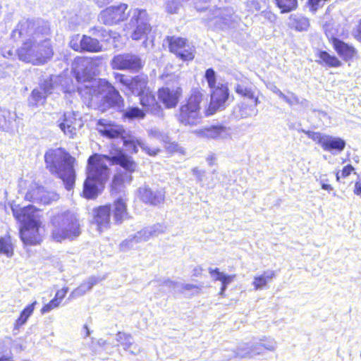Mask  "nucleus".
<instances>
[{
    "label": "nucleus",
    "instance_id": "1",
    "mask_svg": "<svg viewBox=\"0 0 361 361\" xmlns=\"http://www.w3.org/2000/svg\"><path fill=\"white\" fill-rule=\"evenodd\" d=\"M105 161L118 164L129 172H133L136 164L121 149H113L109 155L94 154L87 160V178L83 183L82 193L87 199H95L102 193L109 175Z\"/></svg>",
    "mask_w": 361,
    "mask_h": 361
},
{
    "label": "nucleus",
    "instance_id": "2",
    "mask_svg": "<svg viewBox=\"0 0 361 361\" xmlns=\"http://www.w3.org/2000/svg\"><path fill=\"white\" fill-rule=\"evenodd\" d=\"M14 217L21 223L20 236L25 245H37L42 240V221L35 207L29 205L24 207L12 206Z\"/></svg>",
    "mask_w": 361,
    "mask_h": 361
},
{
    "label": "nucleus",
    "instance_id": "3",
    "mask_svg": "<svg viewBox=\"0 0 361 361\" xmlns=\"http://www.w3.org/2000/svg\"><path fill=\"white\" fill-rule=\"evenodd\" d=\"M80 96L88 106L102 97L110 107L121 109L124 106V100L119 92L105 79L90 81L85 87H80Z\"/></svg>",
    "mask_w": 361,
    "mask_h": 361
},
{
    "label": "nucleus",
    "instance_id": "4",
    "mask_svg": "<svg viewBox=\"0 0 361 361\" xmlns=\"http://www.w3.org/2000/svg\"><path fill=\"white\" fill-rule=\"evenodd\" d=\"M98 126L99 131L103 136L111 139L121 138L123 146L130 153L136 154L138 152V147L149 156H155L159 152V149H151L142 139L133 135L121 125L100 119Z\"/></svg>",
    "mask_w": 361,
    "mask_h": 361
},
{
    "label": "nucleus",
    "instance_id": "5",
    "mask_svg": "<svg viewBox=\"0 0 361 361\" xmlns=\"http://www.w3.org/2000/svg\"><path fill=\"white\" fill-rule=\"evenodd\" d=\"M20 61L34 65H42L53 56V49L48 37L26 39L17 50Z\"/></svg>",
    "mask_w": 361,
    "mask_h": 361
},
{
    "label": "nucleus",
    "instance_id": "6",
    "mask_svg": "<svg viewBox=\"0 0 361 361\" xmlns=\"http://www.w3.org/2000/svg\"><path fill=\"white\" fill-rule=\"evenodd\" d=\"M49 35V27L41 20L22 19L11 33V37L18 40L23 37L42 38Z\"/></svg>",
    "mask_w": 361,
    "mask_h": 361
},
{
    "label": "nucleus",
    "instance_id": "7",
    "mask_svg": "<svg viewBox=\"0 0 361 361\" xmlns=\"http://www.w3.org/2000/svg\"><path fill=\"white\" fill-rule=\"evenodd\" d=\"M47 168L63 181L68 190V153L61 147L49 149L44 155Z\"/></svg>",
    "mask_w": 361,
    "mask_h": 361
},
{
    "label": "nucleus",
    "instance_id": "8",
    "mask_svg": "<svg viewBox=\"0 0 361 361\" xmlns=\"http://www.w3.org/2000/svg\"><path fill=\"white\" fill-rule=\"evenodd\" d=\"M115 80L122 85L121 90L128 96L140 97L148 92V77L145 75H137L133 77L114 73Z\"/></svg>",
    "mask_w": 361,
    "mask_h": 361
},
{
    "label": "nucleus",
    "instance_id": "9",
    "mask_svg": "<svg viewBox=\"0 0 361 361\" xmlns=\"http://www.w3.org/2000/svg\"><path fill=\"white\" fill-rule=\"evenodd\" d=\"M128 25L133 29L131 35L133 39L140 40L151 31L149 17L145 9L131 8L128 10Z\"/></svg>",
    "mask_w": 361,
    "mask_h": 361
},
{
    "label": "nucleus",
    "instance_id": "10",
    "mask_svg": "<svg viewBox=\"0 0 361 361\" xmlns=\"http://www.w3.org/2000/svg\"><path fill=\"white\" fill-rule=\"evenodd\" d=\"M72 74L80 83L78 86V90L80 94V87H85L90 81L99 80L95 78L96 68L92 64V61L87 58H75L72 63Z\"/></svg>",
    "mask_w": 361,
    "mask_h": 361
},
{
    "label": "nucleus",
    "instance_id": "11",
    "mask_svg": "<svg viewBox=\"0 0 361 361\" xmlns=\"http://www.w3.org/2000/svg\"><path fill=\"white\" fill-rule=\"evenodd\" d=\"M298 132L304 133L307 137L320 145L324 151L331 152L332 154H338L343 152L345 147V141L339 137H334L330 135L306 130H298Z\"/></svg>",
    "mask_w": 361,
    "mask_h": 361
},
{
    "label": "nucleus",
    "instance_id": "12",
    "mask_svg": "<svg viewBox=\"0 0 361 361\" xmlns=\"http://www.w3.org/2000/svg\"><path fill=\"white\" fill-rule=\"evenodd\" d=\"M202 94L197 90L191 93L186 103L180 106L179 121L184 125H195L200 116Z\"/></svg>",
    "mask_w": 361,
    "mask_h": 361
},
{
    "label": "nucleus",
    "instance_id": "13",
    "mask_svg": "<svg viewBox=\"0 0 361 361\" xmlns=\"http://www.w3.org/2000/svg\"><path fill=\"white\" fill-rule=\"evenodd\" d=\"M114 70L139 72L144 66V62L139 55L133 53H123L115 55L110 61Z\"/></svg>",
    "mask_w": 361,
    "mask_h": 361
},
{
    "label": "nucleus",
    "instance_id": "14",
    "mask_svg": "<svg viewBox=\"0 0 361 361\" xmlns=\"http://www.w3.org/2000/svg\"><path fill=\"white\" fill-rule=\"evenodd\" d=\"M166 41L169 50L182 61H191L195 57V48L185 38L168 36Z\"/></svg>",
    "mask_w": 361,
    "mask_h": 361
},
{
    "label": "nucleus",
    "instance_id": "15",
    "mask_svg": "<svg viewBox=\"0 0 361 361\" xmlns=\"http://www.w3.org/2000/svg\"><path fill=\"white\" fill-rule=\"evenodd\" d=\"M207 18H203L204 21L209 26H213L215 30H226L231 26L233 21V11L229 8H216L210 10Z\"/></svg>",
    "mask_w": 361,
    "mask_h": 361
},
{
    "label": "nucleus",
    "instance_id": "16",
    "mask_svg": "<svg viewBox=\"0 0 361 361\" xmlns=\"http://www.w3.org/2000/svg\"><path fill=\"white\" fill-rule=\"evenodd\" d=\"M128 8L126 4L109 6L100 12L98 19L106 25H117L128 18Z\"/></svg>",
    "mask_w": 361,
    "mask_h": 361
},
{
    "label": "nucleus",
    "instance_id": "17",
    "mask_svg": "<svg viewBox=\"0 0 361 361\" xmlns=\"http://www.w3.org/2000/svg\"><path fill=\"white\" fill-rule=\"evenodd\" d=\"M26 200L36 204H49L59 199V196L54 192L47 191L44 187L35 182L29 184L25 195Z\"/></svg>",
    "mask_w": 361,
    "mask_h": 361
},
{
    "label": "nucleus",
    "instance_id": "18",
    "mask_svg": "<svg viewBox=\"0 0 361 361\" xmlns=\"http://www.w3.org/2000/svg\"><path fill=\"white\" fill-rule=\"evenodd\" d=\"M69 47L77 51L99 52L102 50V45L97 38L87 35H76L72 37L69 42Z\"/></svg>",
    "mask_w": 361,
    "mask_h": 361
},
{
    "label": "nucleus",
    "instance_id": "19",
    "mask_svg": "<svg viewBox=\"0 0 361 361\" xmlns=\"http://www.w3.org/2000/svg\"><path fill=\"white\" fill-rule=\"evenodd\" d=\"M228 97L229 91L226 85H221L212 89L208 115H212L218 110L225 109Z\"/></svg>",
    "mask_w": 361,
    "mask_h": 361
},
{
    "label": "nucleus",
    "instance_id": "20",
    "mask_svg": "<svg viewBox=\"0 0 361 361\" xmlns=\"http://www.w3.org/2000/svg\"><path fill=\"white\" fill-rule=\"evenodd\" d=\"M52 224V238L56 242H61L65 240L68 235V214L63 212L54 215L51 219Z\"/></svg>",
    "mask_w": 361,
    "mask_h": 361
},
{
    "label": "nucleus",
    "instance_id": "21",
    "mask_svg": "<svg viewBox=\"0 0 361 361\" xmlns=\"http://www.w3.org/2000/svg\"><path fill=\"white\" fill-rule=\"evenodd\" d=\"M111 214L116 225H121L124 221L130 219L131 216L128 211L126 201L123 198L117 197L111 204Z\"/></svg>",
    "mask_w": 361,
    "mask_h": 361
},
{
    "label": "nucleus",
    "instance_id": "22",
    "mask_svg": "<svg viewBox=\"0 0 361 361\" xmlns=\"http://www.w3.org/2000/svg\"><path fill=\"white\" fill-rule=\"evenodd\" d=\"M264 352L262 342L259 340L240 344L233 354L234 357L250 358L255 355H263Z\"/></svg>",
    "mask_w": 361,
    "mask_h": 361
},
{
    "label": "nucleus",
    "instance_id": "23",
    "mask_svg": "<svg viewBox=\"0 0 361 361\" xmlns=\"http://www.w3.org/2000/svg\"><path fill=\"white\" fill-rule=\"evenodd\" d=\"M52 85L51 80H46L39 89L32 90L29 99L28 103L31 106H38L44 103L46 97L52 93V90L55 89Z\"/></svg>",
    "mask_w": 361,
    "mask_h": 361
},
{
    "label": "nucleus",
    "instance_id": "24",
    "mask_svg": "<svg viewBox=\"0 0 361 361\" xmlns=\"http://www.w3.org/2000/svg\"><path fill=\"white\" fill-rule=\"evenodd\" d=\"M141 200L152 206H159L164 201V193L158 190H153L148 185H143L138 189Z\"/></svg>",
    "mask_w": 361,
    "mask_h": 361
},
{
    "label": "nucleus",
    "instance_id": "25",
    "mask_svg": "<svg viewBox=\"0 0 361 361\" xmlns=\"http://www.w3.org/2000/svg\"><path fill=\"white\" fill-rule=\"evenodd\" d=\"M111 204L99 206L93 210L94 223L101 232L110 226Z\"/></svg>",
    "mask_w": 361,
    "mask_h": 361
},
{
    "label": "nucleus",
    "instance_id": "26",
    "mask_svg": "<svg viewBox=\"0 0 361 361\" xmlns=\"http://www.w3.org/2000/svg\"><path fill=\"white\" fill-rule=\"evenodd\" d=\"M181 92L182 90L180 87H177L176 89L162 87L159 90L158 95L159 99L166 108H173L178 104Z\"/></svg>",
    "mask_w": 361,
    "mask_h": 361
},
{
    "label": "nucleus",
    "instance_id": "27",
    "mask_svg": "<svg viewBox=\"0 0 361 361\" xmlns=\"http://www.w3.org/2000/svg\"><path fill=\"white\" fill-rule=\"evenodd\" d=\"M332 44L338 56L345 61H351L357 54L356 49L352 44L338 38H334Z\"/></svg>",
    "mask_w": 361,
    "mask_h": 361
},
{
    "label": "nucleus",
    "instance_id": "28",
    "mask_svg": "<svg viewBox=\"0 0 361 361\" xmlns=\"http://www.w3.org/2000/svg\"><path fill=\"white\" fill-rule=\"evenodd\" d=\"M140 104L147 111L151 114L160 116L162 115V109L161 105L157 101L154 94L151 91L150 88L148 92L142 94L139 97Z\"/></svg>",
    "mask_w": 361,
    "mask_h": 361
},
{
    "label": "nucleus",
    "instance_id": "29",
    "mask_svg": "<svg viewBox=\"0 0 361 361\" xmlns=\"http://www.w3.org/2000/svg\"><path fill=\"white\" fill-rule=\"evenodd\" d=\"M165 231V227L160 224H156L151 226L145 227L141 231L135 233V238L138 241L145 242L149 240L151 238L157 237L159 235L163 233Z\"/></svg>",
    "mask_w": 361,
    "mask_h": 361
},
{
    "label": "nucleus",
    "instance_id": "30",
    "mask_svg": "<svg viewBox=\"0 0 361 361\" xmlns=\"http://www.w3.org/2000/svg\"><path fill=\"white\" fill-rule=\"evenodd\" d=\"M209 272L215 281L221 282V287L220 289L219 295L222 297L225 296V291L228 286L234 280L235 275H228L224 272H221L219 268L209 269Z\"/></svg>",
    "mask_w": 361,
    "mask_h": 361
},
{
    "label": "nucleus",
    "instance_id": "31",
    "mask_svg": "<svg viewBox=\"0 0 361 361\" xmlns=\"http://www.w3.org/2000/svg\"><path fill=\"white\" fill-rule=\"evenodd\" d=\"M102 279H103L96 276L90 277L87 281H85L79 287L75 288L69 295V298H76L83 295L87 291L91 290L94 286L97 284Z\"/></svg>",
    "mask_w": 361,
    "mask_h": 361
},
{
    "label": "nucleus",
    "instance_id": "32",
    "mask_svg": "<svg viewBox=\"0 0 361 361\" xmlns=\"http://www.w3.org/2000/svg\"><path fill=\"white\" fill-rule=\"evenodd\" d=\"M201 134L204 137L212 139L224 138L228 135L226 128L221 125L206 128L201 131Z\"/></svg>",
    "mask_w": 361,
    "mask_h": 361
},
{
    "label": "nucleus",
    "instance_id": "33",
    "mask_svg": "<svg viewBox=\"0 0 361 361\" xmlns=\"http://www.w3.org/2000/svg\"><path fill=\"white\" fill-rule=\"evenodd\" d=\"M251 102H243L240 106V114L241 118L255 116L258 114L257 106L259 103L258 98L251 99Z\"/></svg>",
    "mask_w": 361,
    "mask_h": 361
},
{
    "label": "nucleus",
    "instance_id": "34",
    "mask_svg": "<svg viewBox=\"0 0 361 361\" xmlns=\"http://www.w3.org/2000/svg\"><path fill=\"white\" fill-rule=\"evenodd\" d=\"M289 24L298 31L307 30L310 26L309 19L300 14H292L289 18Z\"/></svg>",
    "mask_w": 361,
    "mask_h": 361
},
{
    "label": "nucleus",
    "instance_id": "35",
    "mask_svg": "<svg viewBox=\"0 0 361 361\" xmlns=\"http://www.w3.org/2000/svg\"><path fill=\"white\" fill-rule=\"evenodd\" d=\"M319 60L317 61L319 64H325L329 67L337 68L342 65L341 61L334 55H331L326 51H319L318 53Z\"/></svg>",
    "mask_w": 361,
    "mask_h": 361
},
{
    "label": "nucleus",
    "instance_id": "36",
    "mask_svg": "<svg viewBox=\"0 0 361 361\" xmlns=\"http://www.w3.org/2000/svg\"><path fill=\"white\" fill-rule=\"evenodd\" d=\"M276 276V273L272 270H267L259 276H255L252 282L256 290H261L264 288L267 283L271 281Z\"/></svg>",
    "mask_w": 361,
    "mask_h": 361
},
{
    "label": "nucleus",
    "instance_id": "37",
    "mask_svg": "<svg viewBox=\"0 0 361 361\" xmlns=\"http://www.w3.org/2000/svg\"><path fill=\"white\" fill-rule=\"evenodd\" d=\"M16 117L15 113L5 109H0V129H9Z\"/></svg>",
    "mask_w": 361,
    "mask_h": 361
},
{
    "label": "nucleus",
    "instance_id": "38",
    "mask_svg": "<svg viewBox=\"0 0 361 361\" xmlns=\"http://www.w3.org/2000/svg\"><path fill=\"white\" fill-rule=\"evenodd\" d=\"M37 301L33 302L32 304L27 306L20 313V317L16 322L15 327L16 329L19 328L20 326L25 324L27 319L32 314L35 307L37 304Z\"/></svg>",
    "mask_w": 361,
    "mask_h": 361
},
{
    "label": "nucleus",
    "instance_id": "39",
    "mask_svg": "<svg viewBox=\"0 0 361 361\" xmlns=\"http://www.w3.org/2000/svg\"><path fill=\"white\" fill-rule=\"evenodd\" d=\"M281 13H289L298 6V0H274Z\"/></svg>",
    "mask_w": 361,
    "mask_h": 361
},
{
    "label": "nucleus",
    "instance_id": "40",
    "mask_svg": "<svg viewBox=\"0 0 361 361\" xmlns=\"http://www.w3.org/2000/svg\"><path fill=\"white\" fill-rule=\"evenodd\" d=\"M80 234V226L78 219L73 215L69 216V240L74 239Z\"/></svg>",
    "mask_w": 361,
    "mask_h": 361
},
{
    "label": "nucleus",
    "instance_id": "41",
    "mask_svg": "<svg viewBox=\"0 0 361 361\" xmlns=\"http://www.w3.org/2000/svg\"><path fill=\"white\" fill-rule=\"evenodd\" d=\"M0 252L6 255L8 257H12L13 249L10 236L6 235L0 238Z\"/></svg>",
    "mask_w": 361,
    "mask_h": 361
},
{
    "label": "nucleus",
    "instance_id": "42",
    "mask_svg": "<svg viewBox=\"0 0 361 361\" xmlns=\"http://www.w3.org/2000/svg\"><path fill=\"white\" fill-rule=\"evenodd\" d=\"M116 341L121 343L125 350H129L134 343V340L130 334L121 331H118L116 334Z\"/></svg>",
    "mask_w": 361,
    "mask_h": 361
},
{
    "label": "nucleus",
    "instance_id": "43",
    "mask_svg": "<svg viewBox=\"0 0 361 361\" xmlns=\"http://www.w3.org/2000/svg\"><path fill=\"white\" fill-rule=\"evenodd\" d=\"M123 116L124 118L128 119H140L145 116V113L143 110L137 106H132L125 110L123 111Z\"/></svg>",
    "mask_w": 361,
    "mask_h": 361
},
{
    "label": "nucleus",
    "instance_id": "44",
    "mask_svg": "<svg viewBox=\"0 0 361 361\" xmlns=\"http://www.w3.org/2000/svg\"><path fill=\"white\" fill-rule=\"evenodd\" d=\"M124 177L121 173L114 175L111 183V193L112 195H117L118 193L123 191L124 189Z\"/></svg>",
    "mask_w": 361,
    "mask_h": 361
},
{
    "label": "nucleus",
    "instance_id": "45",
    "mask_svg": "<svg viewBox=\"0 0 361 361\" xmlns=\"http://www.w3.org/2000/svg\"><path fill=\"white\" fill-rule=\"evenodd\" d=\"M188 1L189 0H167L166 3V11L171 14L176 13L183 4Z\"/></svg>",
    "mask_w": 361,
    "mask_h": 361
},
{
    "label": "nucleus",
    "instance_id": "46",
    "mask_svg": "<svg viewBox=\"0 0 361 361\" xmlns=\"http://www.w3.org/2000/svg\"><path fill=\"white\" fill-rule=\"evenodd\" d=\"M235 91L237 94L241 95L242 97H246L249 99H255L257 98L255 96V92L252 90L251 87H248L243 85L238 84L235 87Z\"/></svg>",
    "mask_w": 361,
    "mask_h": 361
},
{
    "label": "nucleus",
    "instance_id": "47",
    "mask_svg": "<svg viewBox=\"0 0 361 361\" xmlns=\"http://www.w3.org/2000/svg\"><path fill=\"white\" fill-rule=\"evenodd\" d=\"M90 32L92 35L104 41H107L111 37L110 31L103 27H94L90 30Z\"/></svg>",
    "mask_w": 361,
    "mask_h": 361
},
{
    "label": "nucleus",
    "instance_id": "48",
    "mask_svg": "<svg viewBox=\"0 0 361 361\" xmlns=\"http://www.w3.org/2000/svg\"><path fill=\"white\" fill-rule=\"evenodd\" d=\"M140 241H138L137 238H135V233L133 235H130L127 239L123 240L120 243V250L123 252H126L129 250L130 248L133 247V245L136 243H139Z\"/></svg>",
    "mask_w": 361,
    "mask_h": 361
},
{
    "label": "nucleus",
    "instance_id": "49",
    "mask_svg": "<svg viewBox=\"0 0 361 361\" xmlns=\"http://www.w3.org/2000/svg\"><path fill=\"white\" fill-rule=\"evenodd\" d=\"M159 285L167 289L169 291L179 290V283L173 281L170 279H162L157 281Z\"/></svg>",
    "mask_w": 361,
    "mask_h": 361
},
{
    "label": "nucleus",
    "instance_id": "50",
    "mask_svg": "<svg viewBox=\"0 0 361 361\" xmlns=\"http://www.w3.org/2000/svg\"><path fill=\"white\" fill-rule=\"evenodd\" d=\"M283 100L290 106L296 104H301L304 106L307 102L306 99H302L300 101V98L292 92H288V95H286V99H283Z\"/></svg>",
    "mask_w": 361,
    "mask_h": 361
},
{
    "label": "nucleus",
    "instance_id": "51",
    "mask_svg": "<svg viewBox=\"0 0 361 361\" xmlns=\"http://www.w3.org/2000/svg\"><path fill=\"white\" fill-rule=\"evenodd\" d=\"M204 78L208 83L209 87L211 89H213L214 87H215L216 78V73L213 68H208L205 71Z\"/></svg>",
    "mask_w": 361,
    "mask_h": 361
},
{
    "label": "nucleus",
    "instance_id": "52",
    "mask_svg": "<svg viewBox=\"0 0 361 361\" xmlns=\"http://www.w3.org/2000/svg\"><path fill=\"white\" fill-rule=\"evenodd\" d=\"M259 341L262 342L264 350L274 351L276 348V342L272 338L264 337L259 339Z\"/></svg>",
    "mask_w": 361,
    "mask_h": 361
},
{
    "label": "nucleus",
    "instance_id": "53",
    "mask_svg": "<svg viewBox=\"0 0 361 361\" xmlns=\"http://www.w3.org/2000/svg\"><path fill=\"white\" fill-rule=\"evenodd\" d=\"M75 158L69 154V190L75 183V173L73 169Z\"/></svg>",
    "mask_w": 361,
    "mask_h": 361
},
{
    "label": "nucleus",
    "instance_id": "54",
    "mask_svg": "<svg viewBox=\"0 0 361 361\" xmlns=\"http://www.w3.org/2000/svg\"><path fill=\"white\" fill-rule=\"evenodd\" d=\"M59 305V302H57L56 300L53 299L52 300H51L49 303L46 304L42 308L41 312H42V314L47 313V312H50L51 310H52L53 309L57 307Z\"/></svg>",
    "mask_w": 361,
    "mask_h": 361
},
{
    "label": "nucleus",
    "instance_id": "55",
    "mask_svg": "<svg viewBox=\"0 0 361 361\" xmlns=\"http://www.w3.org/2000/svg\"><path fill=\"white\" fill-rule=\"evenodd\" d=\"M192 174L195 176L197 181L201 183L205 176V171L200 170L198 168H193L192 169Z\"/></svg>",
    "mask_w": 361,
    "mask_h": 361
},
{
    "label": "nucleus",
    "instance_id": "56",
    "mask_svg": "<svg viewBox=\"0 0 361 361\" xmlns=\"http://www.w3.org/2000/svg\"><path fill=\"white\" fill-rule=\"evenodd\" d=\"M262 16L264 19L269 20L270 23H274L276 20V16L269 11H264L262 13Z\"/></svg>",
    "mask_w": 361,
    "mask_h": 361
},
{
    "label": "nucleus",
    "instance_id": "57",
    "mask_svg": "<svg viewBox=\"0 0 361 361\" xmlns=\"http://www.w3.org/2000/svg\"><path fill=\"white\" fill-rule=\"evenodd\" d=\"M326 0H308V4L312 10H317L318 7L323 6Z\"/></svg>",
    "mask_w": 361,
    "mask_h": 361
},
{
    "label": "nucleus",
    "instance_id": "58",
    "mask_svg": "<svg viewBox=\"0 0 361 361\" xmlns=\"http://www.w3.org/2000/svg\"><path fill=\"white\" fill-rule=\"evenodd\" d=\"M353 35L358 42H361V20L354 30Z\"/></svg>",
    "mask_w": 361,
    "mask_h": 361
},
{
    "label": "nucleus",
    "instance_id": "59",
    "mask_svg": "<svg viewBox=\"0 0 361 361\" xmlns=\"http://www.w3.org/2000/svg\"><path fill=\"white\" fill-rule=\"evenodd\" d=\"M67 293L66 288H62L56 292L54 300L61 302V300L66 296Z\"/></svg>",
    "mask_w": 361,
    "mask_h": 361
},
{
    "label": "nucleus",
    "instance_id": "60",
    "mask_svg": "<svg viewBox=\"0 0 361 361\" xmlns=\"http://www.w3.org/2000/svg\"><path fill=\"white\" fill-rule=\"evenodd\" d=\"M354 170V168L352 165L348 164L345 166L341 171L342 177L345 178L348 176L352 171Z\"/></svg>",
    "mask_w": 361,
    "mask_h": 361
},
{
    "label": "nucleus",
    "instance_id": "61",
    "mask_svg": "<svg viewBox=\"0 0 361 361\" xmlns=\"http://www.w3.org/2000/svg\"><path fill=\"white\" fill-rule=\"evenodd\" d=\"M195 288H196V286L195 285H193V284H190V283H179V290L178 291H181V290H192Z\"/></svg>",
    "mask_w": 361,
    "mask_h": 361
},
{
    "label": "nucleus",
    "instance_id": "62",
    "mask_svg": "<svg viewBox=\"0 0 361 361\" xmlns=\"http://www.w3.org/2000/svg\"><path fill=\"white\" fill-rule=\"evenodd\" d=\"M271 90L274 93L277 94L281 99H286V94L283 93L276 86H274Z\"/></svg>",
    "mask_w": 361,
    "mask_h": 361
},
{
    "label": "nucleus",
    "instance_id": "63",
    "mask_svg": "<svg viewBox=\"0 0 361 361\" xmlns=\"http://www.w3.org/2000/svg\"><path fill=\"white\" fill-rule=\"evenodd\" d=\"M99 7H102L112 0H92Z\"/></svg>",
    "mask_w": 361,
    "mask_h": 361
},
{
    "label": "nucleus",
    "instance_id": "64",
    "mask_svg": "<svg viewBox=\"0 0 361 361\" xmlns=\"http://www.w3.org/2000/svg\"><path fill=\"white\" fill-rule=\"evenodd\" d=\"M354 192L357 195H361V184H360L359 183H355Z\"/></svg>",
    "mask_w": 361,
    "mask_h": 361
}]
</instances>
